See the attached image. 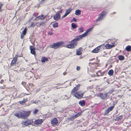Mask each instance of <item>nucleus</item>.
I'll return each instance as SVG.
<instances>
[{
	"mask_svg": "<svg viewBox=\"0 0 131 131\" xmlns=\"http://www.w3.org/2000/svg\"><path fill=\"white\" fill-rule=\"evenodd\" d=\"M33 123V121L32 120H30L29 122H28L27 125H32Z\"/></svg>",
	"mask_w": 131,
	"mask_h": 131,
	"instance_id": "c9c22d12",
	"label": "nucleus"
},
{
	"mask_svg": "<svg viewBox=\"0 0 131 131\" xmlns=\"http://www.w3.org/2000/svg\"><path fill=\"white\" fill-rule=\"evenodd\" d=\"M51 123L53 125H57L58 123V121L57 119L54 118L51 121Z\"/></svg>",
	"mask_w": 131,
	"mask_h": 131,
	"instance_id": "4468645a",
	"label": "nucleus"
},
{
	"mask_svg": "<svg viewBox=\"0 0 131 131\" xmlns=\"http://www.w3.org/2000/svg\"><path fill=\"white\" fill-rule=\"evenodd\" d=\"M105 73L104 72H102L101 70H99L96 73L97 76H102Z\"/></svg>",
	"mask_w": 131,
	"mask_h": 131,
	"instance_id": "dca6fc26",
	"label": "nucleus"
},
{
	"mask_svg": "<svg viewBox=\"0 0 131 131\" xmlns=\"http://www.w3.org/2000/svg\"><path fill=\"white\" fill-rule=\"evenodd\" d=\"M18 55L16 54L13 60H15V61H17V57L18 56Z\"/></svg>",
	"mask_w": 131,
	"mask_h": 131,
	"instance_id": "f704fd0d",
	"label": "nucleus"
},
{
	"mask_svg": "<svg viewBox=\"0 0 131 131\" xmlns=\"http://www.w3.org/2000/svg\"><path fill=\"white\" fill-rule=\"evenodd\" d=\"M71 27L73 29H74L77 27V25L74 23H72L71 24Z\"/></svg>",
	"mask_w": 131,
	"mask_h": 131,
	"instance_id": "bb28decb",
	"label": "nucleus"
},
{
	"mask_svg": "<svg viewBox=\"0 0 131 131\" xmlns=\"http://www.w3.org/2000/svg\"><path fill=\"white\" fill-rule=\"evenodd\" d=\"M44 120L42 119L36 120L34 122V123L37 125L41 124L43 122Z\"/></svg>",
	"mask_w": 131,
	"mask_h": 131,
	"instance_id": "f8f14e48",
	"label": "nucleus"
},
{
	"mask_svg": "<svg viewBox=\"0 0 131 131\" xmlns=\"http://www.w3.org/2000/svg\"><path fill=\"white\" fill-rule=\"evenodd\" d=\"M84 93L79 94L78 92H75V95L74 94V96L78 99H81L83 97Z\"/></svg>",
	"mask_w": 131,
	"mask_h": 131,
	"instance_id": "6e6552de",
	"label": "nucleus"
},
{
	"mask_svg": "<svg viewBox=\"0 0 131 131\" xmlns=\"http://www.w3.org/2000/svg\"><path fill=\"white\" fill-rule=\"evenodd\" d=\"M3 5V4H2L1 3H0V10L1 9V7Z\"/></svg>",
	"mask_w": 131,
	"mask_h": 131,
	"instance_id": "4d7b16f0",
	"label": "nucleus"
},
{
	"mask_svg": "<svg viewBox=\"0 0 131 131\" xmlns=\"http://www.w3.org/2000/svg\"><path fill=\"white\" fill-rule=\"evenodd\" d=\"M27 99H24L22 101H20L19 102L20 103V104H23L24 103L27 101Z\"/></svg>",
	"mask_w": 131,
	"mask_h": 131,
	"instance_id": "7c9ffc66",
	"label": "nucleus"
},
{
	"mask_svg": "<svg viewBox=\"0 0 131 131\" xmlns=\"http://www.w3.org/2000/svg\"><path fill=\"white\" fill-rule=\"evenodd\" d=\"M64 44L63 41H61L53 43L50 46V48L54 49H57Z\"/></svg>",
	"mask_w": 131,
	"mask_h": 131,
	"instance_id": "f03ea898",
	"label": "nucleus"
},
{
	"mask_svg": "<svg viewBox=\"0 0 131 131\" xmlns=\"http://www.w3.org/2000/svg\"><path fill=\"white\" fill-rule=\"evenodd\" d=\"M21 84L24 87H25L26 85V83L25 82H22Z\"/></svg>",
	"mask_w": 131,
	"mask_h": 131,
	"instance_id": "c03bdc74",
	"label": "nucleus"
},
{
	"mask_svg": "<svg viewBox=\"0 0 131 131\" xmlns=\"http://www.w3.org/2000/svg\"><path fill=\"white\" fill-rule=\"evenodd\" d=\"M75 88H76V89L77 90H78L79 88L80 87H78L77 86H76Z\"/></svg>",
	"mask_w": 131,
	"mask_h": 131,
	"instance_id": "5fc2aeb1",
	"label": "nucleus"
},
{
	"mask_svg": "<svg viewBox=\"0 0 131 131\" xmlns=\"http://www.w3.org/2000/svg\"><path fill=\"white\" fill-rule=\"evenodd\" d=\"M95 59V58H92V59H90L89 60V61H92V60H94Z\"/></svg>",
	"mask_w": 131,
	"mask_h": 131,
	"instance_id": "680f3d73",
	"label": "nucleus"
},
{
	"mask_svg": "<svg viewBox=\"0 0 131 131\" xmlns=\"http://www.w3.org/2000/svg\"><path fill=\"white\" fill-rule=\"evenodd\" d=\"M38 17L40 20V19L42 20V18H41L40 16H38Z\"/></svg>",
	"mask_w": 131,
	"mask_h": 131,
	"instance_id": "bf43d9fd",
	"label": "nucleus"
},
{
	"mask_svg": "<svg viewBox=\"0 0 131 131\" xmlns=\"http://www.w3.org/2000/svg\"><path fill=\"white\" fill-rule=\"evenodd\" d=\"M106 12H105L104 11H103L100 14L103 16L106 14Z\"/></svg>",
	"mask_w": 131,
	"mask_h": 131,
	"instance_id": "e433bc0d",
	"label": "nucleus"
},
{
	"mask_svg": "<svg viewBox=\"0 0 131 131\" xmlns=\"http://www.w3.org/2000/svg\"><path fill=\"white\" fill-rule=\"evenodd\" d=\"M46 23V22H39L38 23H37V24H38L37 25L38 27L40 26H43V25H45Z\"/></svg>",
	"mask_w": 131,
	"mask_h": 131,
	"instance_id": "f3484780",
	"label": "nucleus"
},
{
	"mask_svg": "<svg viewBox=\"0 0 131 131\" xmlns=\"http://www.w3.org/2000/svg\"><path fill=\"white\" fill-rule=\"evenodd\" d=\"M76 69L78 71H79L80 70V67L79 66H77V67Z\"/></svg>",
	"mask_w": 131,
	"mask_h": 131,
	"instance_id": "de8ad7c7",
	"label": "nucleus"
},
{
	"mask_svg": "<svg viewBox=\"0 0 131 131\" xmlns=\"http://www.w3.org/2000/svg\"><path fill=\"white\" fill-rule=\"evenodd\" d=\"M67 15H66V14L65 13V14L64 15H63L61 17L62 19H63L64 18H65L66 17Z\"/></svg>",
	"mask_w": 131,
	"mask_h": 131,
	"instance_id": "49530a36",
	"label": "nucleus"
},
{
	"mask_svg": "<svg viewBox=\"0 0 131 131\" xmlns=\"http://www.w3.org/2000/svg\"><path fill=\"white\" fill-rule=\"evenodd\" d=\"M30 50L31 53L35 56L36 55L35 48L33 46H30Z\"/></svg>",
	"mask_w": 131,
	"mask_h": 131,
	"instance_id": "0eeeda50",
	"label": "nucleus"
},
{
	"mask_svg": "<svg viewBox=\"0 0 131 131\" xmlns=\"http://www.w3.org/2000/svg\"><path fill=\"white\" fill-rule=\"evenodd\" d=\"M72 10V9H71V8H69L66 10L65 13L67 15L70 13Z\"/></svg>",
	"mask_w": 131,
	"mask_h": 131,
	"instance_id": "4be33fe9",
	"label": "nucleus"
},
{
	"mask_svg": "<svg viewBox=\"0 0 131 131\" xmlns=\"http://www.w3.org/2000/svg\"><path fill=\"white\" fill-rule=\"evenodd\" d=\"M60 18L61 15L58 13H57L56 14L53 16V19L56 21H57L58 19H60Z\"/></svg>",
	"mask_w": 131,
	"mask_h": 131,
	"instance_id": "1a4fd4ad",
	"label": "nucleus"
},
{
	"mask_svg": "<svg viewBox=\"0 0 131 131\" xmlns=\"http://www.w3.org/2000/svg\"><path fill=\"white\" fill-rule=\"evenodd\" d=\"M33 27V26H32V24H31V25L30 26V27Z\"/></svg>",
	"mask_w": 131,
	"mask_h": 131,
	"instance_id": "774afa93",
	"label": "nucleus"
},
{
	"mask_svg": "<svg viewBox=\"0 0 131 131\" xmlns=\"http://www.w3.org/2000/svg\"><path fill=\"white\" fill-rule=\"evenodd\" d=\"M32 74L31 72H29L26 73L25 75L26 77V79H29L31 78Z\"/></svg>",
	"mask_w": 131,
	"mask_h": 131,
	"instance_id": "9b49d317",
	"label": "nucleus"
},
{
	"mask_svg": "<svg viewBox=\"0 0 131 131\" xmlns=\"http://www.w3.org/2000/svg\"><path fill=\"white\" fill-rule=\"evenodd\" d=\"M62 11H63L62 10H61L59 11H58L57 12V13H62Z\"/></svg>",
	"mask_w": 131,
	"mask_h": 131,
	"instance_id": "603ef678",
	"label": "nucleus"
},
{
	"mask_svg": "<svg viewBox=\"0 0 131 131\" xmlns=\"http://www.w3.org/2000/svg\"><path fill=\"white\" fill-rule=\"evenodd\" d=\"M77 91V90L76 89V88H75V87L71 91V94H72V93H74L75 92Z\"/></svg>",
	"mask_w": 131,
	"mask_h": 131,
	"instance_id": "72a5a7b5",
	"label": "nucleus"
},
{
	"mask_svg": "<svg viewBox=\"0 0 131 131\" xmlns=\"http://www.w3.org/2000/svg\"><path fill=\"white\" fill-rule=\"evenodd\" d=\"M41 18H42V20L45 19L46 17H47V16H44L43 15H41L40 16Z\"/></svg>",
	"mask_w": 131,
	"mask_h": 131,
	"instance_id": "58836bf2",
	"label": "nucleus"
},
{
	"mask_svg": "<svg viewBox=\"0 0 131 131\" xmlns=\"http://www.w3.org/2000/svg\"><path fill=\"white\" fill-rule=\"evenodd\" d=\"M47 33L48 34L50 35H52L53 34V33L51 31H48Z\"/></svg>",
	"mask_w": 131,
	"mask_h": 131,
	"instance_id": "ea45409f",
	"label": "nucleus"
},
{
	"mask_svg": "<svg viewBox=\"0 0 131 131\" xmlns=\"http://www.w3.org/2000/svg\"><path fill=\"white\" fill-rule=\"evenodd\" d=\"M75 118L74 117H72L71 118H68V119L69 121H72L73 120V118Z\"/></svg>",
	"mask_w": 131,
	"mask_h": 131,
	"instance_id": "a19ab883",
	"label": "nucleus"
},
{
	"mask_svg": "<svg viewBox=\"0 0 131 131\" xmlns=\"http://www.w3.org/2000/svg\"><path fill=\"white\" fill-rule=\"evenodd\" d=\"M48 59L47 58L45 57H43L41 59V61L42 62H45L46 61H48Z\"/></svg>",
	"mask_w": 131,
	"mask_h": 131,
	"instance_id": "aec40b11",
	"label": "nucleus"
},
{
	"mask_svg": "<svg viewBox=\"0 0 131 131\" xmlns=\"http://www.w3.org/2000/svg\"><path fill=\"white\" fill-rule=\"evenodd\" d=\"M93 27H91L90 28L88 29L83 34V35L85 37H86V36H88L89 35L88 34V33L91 31L93 29Z\"/></svg>",
	"mask_w": 131,
	"mask_h": 131,
	"instance_id": "ddd939ff",
	"label": "nucleus"
},
{
	"mask_svg": "<svg viewBox=\"0 0 131 131\" xmlns=\"http://www.w3.org/2000/svg\"><path fill=\"white\" fill-rule=\"evenodd\" d=\"M92 64L93 65H95L96 67H97L98 66V64L96 62H94Z\"/></svg>",
	"mask_w": 131,
	"mask_h": 131,
	"instance_id": "79ce46f5",
	"label": "nucleus"
},
{
	"mask_svg": "<svg viewBox=\"0 0 131 131\" xmlns=\"http://www.w3.org/2000/svg\"><path fill=\"white\" fill-rule=\"evenodd\" d=\"M4 81V80H3L2 79L1 80V81L0 82V83L2 84L3 83Z\"/></svg>",
	"mask_w": 131,
	"mask_h": 131,
	"instance_id": "6e6d98bb",
	"label": "nucleus"
},
{
	"mask_svg": "<svg viewBox=\"0 0 131 131\" xmlns=\"http://www.w3.org/2000/svg\"><path fill=\"white\" fill-rule=\"evenodd\" d=\"M16 61H15V60H13L11 63V66H13V65H14Z\"/></svg>",
	"mask_w": 131,
	"mask_h": 131,
	"instance_id": "4c0bfd02",
	"label": "nucleus"
},
{
	"mask_svg": "<svg viewBox=\"0 0 131 131\" xmlns=\"http://www.w3.org/2000/svg\"><path fill=\"white\" fill-rule=\"evenodd\" d=\"M30 112V111L23 112L18 111L14 115L18 118L26 119L29 116Z\"/></svg>",
	"mask_w": 131,
	"mask_h": 131,
	"instance_id": "f257e3e1",
	"label": "nucleus"
},
{
	"mask_svg": "<svg viewBox=\"0 0 131 131\" xmlns=\"http://www.w3.org/2000/svg\"><path fill=\"white\" fill-rule=\"evenodd\" d=\"M81 85L80 84H78V85L77 86L78 87H79V86Z\"/></svg>",
	"mask_w": 131,
	"mask_h": 131,
	"instance_id": "e2e57ef3",
	"label": "nucleus"
},
{
	"mask_svg": "<svg viewBox=\"0 0 131 131\" xmlns=\"http://www.w3.org/2000/svg\"><path fill=\"white\" fill-rule=\"evenodd\" d=\"M118 59L120 61L123 60L124 59V57L122 55H119L118 56Z\"/></svg>",
	"mask_w": 131,
	"mask_h": 131,
	"instance_id": "393cba45",
	"label": "nucleus"
},
{
	"mask_svg": "<svg viewBox=\"0 0 131 131\" xmlns=\"http://www.w3.org/2000/svg\"><path fill=\"white\" fill-rule=\"evenodd\" d=\"M79 103L81 106L82 107L84 106H85V101L84 100H80L79 102Z\"/></svg>",
	"mask_w": 131,
	"mask_h": 131,
	"instance_id": "2eb2a0df",
	"label": "nucleus"
},
{
	"mask_svg": "<svg viewBox=\"0 0 131 131\" xmlns=\"http://www.w3.org/2000/svg\"><path fill=\"white\" fill-rule=\"evenodd\" d=\"M84 28L83 27H82V28H79L78 29V30H80V31H79V32L80 33H81V32H83V29Z\"/></svg>",
	"mask_w": 131,
	"mask_h": 131,
	"instance_id": "473e14b6",
	"label": "nucleus"
},
{
	"mask_svg": "<svg viewBox=\"0 0 131 131\" xmlns=\"http://www.w3.org/2000/svg\"><path fill=\"white\" fill-rule=\"evenodd\" d=\"M32 26H33V27H34L35 26V25H36L37 23H33L32 22L31 23Z\"/></svg>",
	"mask_w": 131,
	"mask_h": 131,
	"instance_id": "a18cd8bd",
	"label": "nucleus"
},
{
	"mask_svg": "<svg viewBox=\"0 0 131 131\" xmlns=\"http://www.w3.org/2000/svg\"><path fill=\"white\" fill-rule=\"evenodd\" d=\"M122 115L120 116H119L116 117L115 119H114V120L115 121H118L121 119L122 118Z\"/></svg>",
	"mask_w": 131,
	"mask_h": 131,
	"instance_id": "5701e85b",
	"label": "nucleus"
},
{
	"mask_svg": "<svg viewBox=\"0 0 131 131\" xmlns=\"http://www.w3.org/2000/svg\"><path fill=\"white\" fill-rule=\"evenodd\" d=\"M58 24L57 22H56L53 24V27L54 28H57L58 27Z\"/></svg>",
	"mask_w": 131,
	"mask_h": 131,
	"instance_id": "c756f323",
	"label": "nucleus"
},
{
	"mask_svg": "<svg viewBox=\"0 0 131 131\" xmlns=\"http://www.w3.org/2000/svg\"><path fill=\"white\" fill-rule=\"evenodd\" d=\"M40 20L39 18L37 17L34 20V21L35 20Z\"/></svg>",
	"mask_w": 131,
	"mask_h": 131,
	"instance_id": "3c124183",
	"label": "nucleus"
},
{
	"mask_svg": "<svg viewBox=\"0 0 131 131\" xmlns=\"http://www.w3.org/2000/svg\"><path fill=\"white\" fill-rule=\"evenodd\" d=\"M104 45V44L98 46L97 47L95 48L92 51V52L93 53H97L98 52V51L100 50L101 47L103 45Z\"/></svg>",
	"mask_w": 131,
	"mask_h": 131,
	"instance_id": "9d476101",
	"label": "nucleus"
},
{
	"mask_svg": "<svg viewBox=\"0 0 131 131\" xmlns=\"http://www.w3.org/2000/svg\"><path fill=\"white\" fill-rule=\"evenodd\" d=\"M64 83H62V84H61V83H58V84H55V85H63Z\"/></svg>",
	"mask_w": 131,
	"mask_h": 131,
	"instance_id": "864d4df0",
	"label": "nucleus"
},
{
	"mask_svg": "<svg viewBox=\"0 0 131 131\" xmlns=\"http://www.w3.org/2000/svg\"><path fill=\"white\" fill-rule=\"evenodd\" d=\"M114 107V105L108 107L107 110H106L103 114L104 116L107 115L110 111L112 110Z\"/></svg>",
	"mask_w": 131,
	"mask_h": 131,
	"instance_id": "39448f33",
	"label": "nucleus"
},
{
	"mask_svg": "<svg viewBox=\"0 0 131 131\" xmlns=\"http://www.w3.org/2000/svg\"><path fill=\"white\" fill-rule=\"evenodd\" d=\"M84 37H85L82 34L77 36L74 39L70 41V42L73 41L74 42H76L77 43V42L79 41L81 38Z\"/></svg>",
	"mask_w": 131,
	"mask_h": 131,
	"instance_id": "20e7f679",
	"label": "nucleus"
},
{
	"mask_svg": "<svg viewBox=\"0 0 131 131\" xmlns=\"http://www.w3.org/2000/svg\"><path fill=\"white\" fill-rule=\"evenodd\" d=\"M125 50L128 52L130 51L131 50V46L130 45L126 47Z\"/></svg>",
	"mask_w": 131,
	"mask_h": 131,
	"instance_id": "b1692460",
	"label": "nucleus"
},
{
	"mask_svg": "<svg viewBox=\"0 0 131 131\" xmlns=\"http://www.w3.org/2000/svg\"><path fill=\"white\" fill-rule=\"evenodd\" d=\"M116 13V12H114L113 13H111L110 15H113L114 14H115Z\"/></svg>",
	"mask_w": 131,
	"mask_h": 131,
	"instance_id": "052dcab7",
	"label": "nucleus"
},
{
	"mask_svg": "<svg viewBox=\"0 0 131 131\" xmlns=\"http://www.w3.org/2000/svg\"><path fill=\"white\" fill-rule=\"evenodd\" d=\"M81 11L79 9L76 10L75 12V14L76 15L78 16L81 13Z\"/></svg>",
	"mask_w": 131,
	"mask_h": 131,
	"instance_id": "6ab92c4d",
	"label": "nucleus"
},
{
	"mask_svg": "<svg viewBox=\"0 0 131 131\" xmlns=\"http://www.w3.org/2000/svg\"><path fill=\"white\" fill-rule=\"evenodd\" d=\"M27 31V29L26 28H25L23 31L22 34H23L24 35H25L26 34Z\"/></svg>",
	"mask_w": 131,
	"mask_h": 131,
	"instance_id": "2f4dec72",
	"label": "nucleus"
},
{
	"mask_svg": "<svg viewBox=\"0 0 131 131\" xmlns=\"http://www.w3.org/2000/svg\"><path fill=\"white\" fill-rule=\"evenodd\" d=\"M81 48H80L79 49L76 50V54L77 55H80L82 54V52L80 51V50L81 49Z\"/></svg>",
	"mask_w": 131,
	"mask_h": 131,
	"instance_id": "a211bd4d",
	"label": "nucleus"
},
{
	"mask_svg": "<svg viewBox=\"0 0 131 131\" xmlns=\"http://www.w3.org/2000/svg\"><path fill=\"white\" fill-rule=\"evenodd\" d=\"M28 123V122L27 121H22L21 122V124L22 125H25L26 126H27L29 125H27Z\"/></svg>",
	"mask_w": 131,
	"mask_h": 131,
	"instance_id": "c85d7f7f",
	"label": "nucleus"
},
{
	"mask_svg": "<svg viewBox=\"0 0 131 131\" xmlns=\"http://www.w3.org/2000/svg\"><path fill=\"white\" fill-rule=\"evenodd\" d=\"M82 112L81 111V112H80L79 113H78L77 114L75 115V116H74V117L75 118H76L78 117L81 114Z\"/></svg>",
	"mask_w": 131,
	"mask_h": 131,
	"instance_id": "cd10ccee",
	"label": "nucleus"
},
{
	"mask_svg": "<svg viewBox=\"0 0 131 131\" xmlns=\"http://www.w3.org/2000/svg\"><path fill=\"white\" fill-rule=\"evenodd\" d=\"M69 43L70 44L67 45L66 47L68 48L74 49L75 48L77 45V43L76 42H71L70 41L69 42Z\"/></svg>",
	"mask_w": 131,
	"mask_h": 131,
	"instance_id": "7ed1b4c3",
	"label": "nucleus"
},
{
	"mask_svg": "<svg viewBox=\"0 0 131 131\" xmlns=\"http://www.w3.org/2000/svg\"><path fill=\"white\" fill-rule=\"evenodd\" d=\"M103 16L100 14L98 18L96 19V21H100L103 18Z\"/></svg>",
	"mask_w": 131,
	"mask_h": 131,
	"instance_id": "412c9836",
	"label": "nucleus"
},
{
	"mask_svg": "<svg viewBox=\"0 0 131 131\" xmlns=\"http://www.w3.org/2000/svg\"><path fill=\"white\" fill-rule=\"evenodd\" d=\"M103 94L102 93H101L100 94V96H103Z\"/></svg>",
	"mask_w": 131,
	"mask_h": 131,
	"instance_id": "69168bd1",
	"label": "nucleus"
},
{
	"mask_svg": "<svg viewBox=\"0 0 131 131\" xmlns=\"http://www.w3.org/2000/svg\"><path fill=\"white\" fill-rule=\"evenodd\" d=\"M73 20L75 22H76L77 21V20L75 17H74L73 18Z\"/></svg>",
	"mask_w": 131,
	"mask_h": 131,
	"instance_id": "8fccbe9b",
	"label": "nucleus"
},
{
	"mask_svg": "<svg viewBox=\"0 0 131 131\" xmlns=\"http://www.w3.org/2000/svg\"><path fill=\"white\" fill-rule=\"evenodd\" d=\"M25 35H24L23 34H21V35L20 36V38L21 39H22L24 38V36Z\"/></svg>",
	"mask_w": 131,
	"mask_h": 131,
	"instance_id": "09e8293b",
	"label": "nucleus"
},
{
	"mask_svg": "<svg viewBox=\"0 0 131 131\" xmlns=\"http://www.w3.org/2000/svg\"><path fill=\"white\" fill-rule=\"evenodd\" d=\"M3 86H1L0 88L1 89H3Z\"/></svg>",
	"mask_w": 131,
	"mask_h": 131,
	"instance_id": "338daca9",
	"label": "nucleus"
},
{
	"mask_svg": "<svg viewBox=\"0 0 131 131\" xmlns=\"http://www.w3.org/2000/svg\"><path fill=\"white\" fill-rule=\"evenodd\" d=\"M38 103V102H36V101H33V103H35V104H37V103Z\"/></svg>",
	"mask_w": 131,
	"mask_h": 131,
	"instance_id": "13d9d810",
	"label": "nucleus"
},
{
	"mask_svg": "<svg viewBox=\"0 0 131 131\" xmlns=\"http://www.w3.org/2000/svg\"><path fill=\"white\" fill-rule=\"evenodd\" d=\"M38 111V110L37 109H35L34 112V113L35 114H37Z\"/></svg>",
	"mask_w": 131,
	"mask_h": 131,
	"instance_id": "37998d69",
	"label": "nucleus"
},
{
	"mask_svg": "<svg viewBox=\"0 0 131 131\" xmlns=\"http://www.w3.org/2000/svg\"><path fill=\"white\" fill-rule=\"evenodd\" d=\"M113 70L112 69H111L108 72V74L109 75L112 76L113 75Z\"/></svg>",
	"mask_w": 131,
	"mask_h": 131,
	"instance_id": "a878e982",
	"label": "nucleus"
},
{
	"mask_svg": "<svg viewBox=\"0 0 131 131\" xmlns=\"http://www.w3.org/2000/svg\"><path fill=\"white\" fill-rule=\"evenodd\" d=\"M114 43L113 42L112 43V45L107 43L105 45L104 44V45H103V46L105 47V49H109L114 47L115 46V45L114 44Z\"/></svg>",
	"mask_w": 131,
	"mask_h": 131,
	"instance_id": "423d86ee",
	"label": "nucleus"
},
{
	"mask_svg": "<svg viewBox=\"0 0 131 131\" xmlns=\"http://www.w3.org/2000/svg\"><path fill=\"white\" fill-rule=\"evenodd\" d=\"M66 74V72H64L63 73V75H65Z\"/></svg>",
	"mask_w": 131,
	"mask_h": 131,
	"instance_id": "0e129e2a",
	"label": "nucleus"
}]
</instances>
